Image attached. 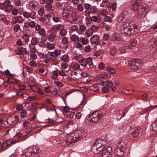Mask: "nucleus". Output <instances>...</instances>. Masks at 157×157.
Wrapping results in <instances>:
<instances>
[{
	"instance_id": "f257e3e1",
	"label": "nucleus",
	"mask_w": 157,
	"mask_h": 157,
	"mask_svg": "<svg viewBox=\"0 0 157 157\" xmlns=\"http://www.w3.org/2000/svg\"><path fill=\"white\" fill-rule=\"evenodd\" d=\"M86 135V131L81 129L77 130L65 139L66 143H68V145L71 144L85 137Z\"/></svg>"
},
{
	"instance_id": "f03ea898",
	"label": "nucleus",
	"mask_w": 157,
	"mask_h": 157,
	"mask_svg": "<svg viewBox=\"0 0 157 157\" xmlns=\"http://www.w3.org/2000/svg\"><path fill=\"white\" fill-rule=\"evenodd\" d=\"M137 28V25L132 22H126L121 25L120 30L121 33L130 36L134 34L135 30Z\"/></svg>"
},
{
	"instance_id": "7ed1b4c3",
	"label": "nucleus",
	"mask_w": 157,
	"mask_h": 157,
	"mask_svg": "<svg viewBox=\"0 0 157 157\" xmlns=\"http://www.w3.org/2000/svg\"><path fill=\"white\" fill-rule=\"evenodd\" d=\"M105 147L103 141L100 139H98L94 142L91 149L94 153H98L102 151Z\"/></svg>"
},
{
	"instance_id": "20e7f679",
	"label": "nucleus",
	"mask_w": 157,
	"mask_h": 157,
	"mask_svg": "<svg viewBox=\"0 0 157 157\" xmlns=\"http://www.w3.org/2000/svg\"><path fill=\"white\" fill-rule=\"evenodd\" d=\"M100 118V116L98 112L96 111L86 117V123L88 125H92L97 122Z\"/></svg>"
},
{
	"instance_id": "39448f33",
	"label": "nucleus",
	"mask_w": 157,
	"mask_h": 157,
	"mask_svg": "<svg viewBox=\"0 0 157 157\" xmlns=\"http://www.w3.org/2000/svg\"><path fill=\"white\" fill-rule=\"evenodd\" d=\"M142 61L139 59L136 58L131 61L129 64L131 68L133 70H137L140 68L142 67Z\"/></svg>"
},
{
	"instance_id": "423d86ee",
	"label": "nucleus",
	"mask_w": 157,
	"mask_h": 157,
	"mask_svg": "<svg viewBox=\"0 0 157 157\" xmlns=\"http://www.w3.org/2000/svg\"><path fill=\"white\" fill-rule=\"evenodd\" d=\"M19 121V117L14 115L10 116L7 118L6 122L10 125H15Z\"/></svg>"
},
{
	"instance_id": "0eeeda50",
	"label": "nucleus",
	"mask_w": 157,
	"mask_h": 157,
	"mask_svg": "<svg viewBox=\"0 0 157 157\" xmlns=\"http://www.w3.org/2000/svg\"><path fill=\"white\" fill-rule=\"evenodd\" d=\"M100 85H102L103 86H105L106 87L110 88L111 89V91H114L115 89L116 88L114 86L113 88H112L113 83L110 80H106L105 81H103L102 80H100L98 83Z\"/></svg>"
},
{
	"instance_id": "6e6552de",
	"label": "nucleus",
	"mask_w": 157,
	"mask_h": 157,
	"mask_svg": "<svg viewBox=\"0 0 157 157\" xmlns=\"http://www.w3.org/2000/svg\"><path fill=\"white\" fill-rule=\"evenodd\" d=\"M61 53V50L56 49L53 52H49V55L54 59V61L58 56H59Z\"/></svg>"
},
{
	"instance_id": "1a4fd4ad",
	"label": "nucleus",
	"mask_w": 157,
	"mask_h": 157,
	"mask_svg": "<svg viewBox=\"0 0 157 157\" xmlns=\"http://www.w3.org/2000/svg\"><path fill=\"white\" fill-rule=\"evenodd\" d=\"M24 14V17L27 18H31L33 19H34L36 17V13L33 11H31L29 12H25Z\"/></svg>"
},
{
	"instance_id": "9d476101",
	"label": "nucleus",
	"mask_w": 157,
	"mask_h": 157,
	"mask_svg": "<svg viewBox=\"0 0 157 157\" xmlns=\"http://www.w3.org/2000/svg\"><path fill=\"white\" fill-rule=\"evenodd\" d=\"M71 75L73 79L74 80H78L82 77L81 73L78 72L71 71Z\"/></svg>"
},
{
	"instance_id": "9b49d317",
	"label": "nucleus",
	"mask_w": 157,
	"mask_h": 157,
	"mask_svg": "<svg viewBox=\"0 0 157 157\" xmlns=\"http://www.w3.org/2000/svg\"><path fill=\"white\" fill-rule=\"evenodd\" d=\"M37 104V103L34 102L31 105L28 106L26 108L27 110L33 113L36 112L38 108V107L36 105Z\"/></svg>"
},
{
	"instance_id": "f8f14e48",
	"label": "nucleus",
	"mask_w": 157,
	"mask_h": 157,
	"mask_svg": "<svg viewBox=\"0 0 157 157\" xmlns=\"http://www.w3.org/2000/svg\"><path fill=\"white\" fill-rule=\"evenodd\" d=\"M97 12V9L96 6H91L89 11H86L85 13L86 16H89L90 13L95 14Z\"/></svg>"
},
{
	"instance_id": "ddd939ff",
	"label": "nucleus",
	"mask_w": 157,
	"mask_h": 157,
	"mask_svg": "<svg viewBox=\"0 0 157 157\" xmlns=\"http://www.w3.org/2000/svg\"><path fill=\"white\" fill-rule=\"evenodd\" d=\"M147 14V13L145 10L142 7L139 10L137 13V17L138 18H141L144 17Z\"/></svg>"
},
{
	"instance_id": "4468645a",
	"label": "nucleus",
	"mask_w": 157,
	"mask_h": 157,
	"mask_svg": "<svg viewBox=\"0 0 157 157\" xmlns=\"http://www.w3.org/2000/svg\"><path fill=\"white\" fill-rule=\"evenodd\" d=\"M140 2V1L135 0L134 3H132L131 6V10L134 11L139 9L140 6V4L139 3Z\"/></svg>"
},
{
	"instance_id": "2eb2a0df",
	"label": "nucleus",
	"mask_w": 157,
	"mask_h": 157,
	"mask_svg": "<svg viewBox=\"0 0 157 157\" xmlns=\"http://www.w3.org/2000/svg\"><path fill=\"white\" fill-rule=\"evenodd\" d=\"M23 18L21 16L13 17V20L11 22L12 24L14 25L17 23H21L23 21Z\"/></svg>"
},
{
	"instance_id": "dca6fc26",
	"label": "nucleus",
	"mask_w": 157,
	"mask_h": 157,
	"mask_svg": "<svg viewBox=\"0 0 157 157\" xmlns=\"http://www.w3.org/2000/svg\"><path fill=\"white\" fill-rule=\"evenodd\" d=\"M27 51L25 48L21 47H19L16 51V54L18 55L20 54L24 55L27 53Z\"/></svg>"
},
{
	"instance_id": "f3484780",
	"label": "nucleus",
	"mask_w": 157,
	"mask_h": 157,
	"mask_svg": "<svg viewBox=\"0 0 157 157\" xmlns=\"http://www.w3.org/2000/svg\"><path fill=\"white\" fill-rule=\"evenodd\" d=\"M30 87L33 91L36 92L39 94L42 95L44 94L43 90L39 88L33 86H30Z\"/></svg>"
},
{
	"instance_id": "a211bd4d",
	"label": "nucleus",
	"mask_w": 157,
	"mask_h": 157,
	"mask_svg": "<svg viewBox=\"0 0 157 157\" xmlns=\"http://www.w3.org/2000/svg\"><path fill=\"white\" fill-rule=\"evenodd\" d=\"M111 39L114 41H119L121 40V38L118 33H113L111 36Z\"/></svg>"
},
{
	"instance_id": "6ab92c4d",
	"label": "nucleus",
	"mask_w": 157,
	"mask_h": 157,
	"mask_svg": "<svg viewBox=\"0 0 157 157\" xmlns=\"http://www.w3.org/2000/svg\"><path fill=\"white\" fill-rule=\"evenodd\" d=\"M140 132V130L139 129H136L132 132L131 137L133 138L132 140H136L138 138V136Z\"/></svg>"
},
{
	"instance_id": "aec40b11",
	"label": "nucleus",
	"mask_w": 157,
	"mask_h": 157,
	"mask_svg": "<svg viewBox=\"0 0 157 157\" xmlns=\"http://www.w3.org/2000/svg\"><path fill=\"white\" fill-rule=\"evenodd\" d=\"M62 16L63 20H67L70 17V13L68 12L67 10L63 9L62 14Z\"/></svg>"
},
{
	"instance_id": "412c9836",
	"label": "nucleus",
	"mask_w": 157,
	"mask_h": 157,
	"mask_svg": "<svg viewBox=\"0 0 157 157\" xmlns=\"http://www.w3.org/2000/svg\"><path fill=\"white\" fill-rule=\"evenodd\" d=\"M114 153L116 155L120 157L122 156L124 154L123 151L121 150L120 147H117L115 149Z\"/></svg>"
},
{
	"instance_id": "4be33fe9",
	"label": "nucleus",
	"mask_w": 157,
	"mask_h": 157,
	"mask_svg": "<svg viewBox=\"0 0 157 157\" xmlns=\"http://www.w3.org/2000/svg\"><path fill=\"white\" fill-rule=\"evenodd\" d=\"M116 113L117 115V118H121L124 117L125 115V113L124 112L121 110L117 109L116 110Z\"/></svg>"
},
{
	"instance_id": "5701e85b",
	"label": "nucleus",
	"mask_w": 157,
	"mask_h": 157,
	"mask_svg": "<svg viewBox=\"0 0 157 157\" xmlns=\"http://www.w3.org/2000/svg\"><path fill=\"white\" fill-rule=\"evenodd\" d=\"M130 47V46L127 44H125L124 45V46L123 47H121L120 48L119 50V52L121 54H122L125 53L126 51L125 48L128 49Z\"/></svg>"
},
{
	"instance_id": "b1692460",
	"label": "nucleus",
	"mask_w": 157,
	"mask_h": 157,
	"mask_svg": "<svg viewBox=\"0 0 157 157\" xmlns=\"http://www.w3.org/2000/svg\"><path fill=\"white\" fill-rule=\"evenodd\" d=\"M99 82L96 84H94L90 87V89L93 91L97 92L99 91V85H101L98 83Z\"/></svg>"
},
{
	"instance_id": "393cba45",
	"label": "nucleus",
	"mask_w": 157,
	"mask_h": 157,
	"mask_svg": "<svg viewBox=\"0 0 157 157\" xmlns=\"http://www.w3.org/2000/svg\"><path fill=\"white\" fill-rule=\"evenodd\" d=\"M100 79H104V80H107V79H109L111 78V76L110 74H108L105 73L101 74L99 76Z\"/></svg>"
},
{
	"instance_id": "a878e982",
	"label": "nucleus",
	"mask_w": 157,
	"mask_h": 157,
	"mask_svg": "<svg viewBox=\"0 0 157 157\" xmlns=\"http://www.w3.org/2000/svg\"><path fill=\"white\" fill-rule=\"evenodd\" d=\"M70 39L71 41L74 42H79L80 41V38L75 34L71 35Z\"/></svg>"
},
{
	"instance_id": "bb28decb",
	"label": "nucleus",
	"mask_w": 157,
	"mask_h": 157,
	"mask_svg": "<svg viewBox=\"0 0 157 157\" xmlns=\"http://www.w3.org/2000/svg\"><path fill=\"white\" fill-rule=\"evenodd\" d=\"M99 40L98 37L95 35L92 36L90 39V41L92 44H96Z\"/></svg>"
},
{
	"instance_id": "cd10ccee",
	"label": "nucleus",
	"mask_w": 157,
	"mask_h": 157,
	"mask_svg": "<svg viewBox=\"0 0 157 157\" xmlns=\"http://www.w3.org/2000/svg\"><path fill=\"white\" fill-rule=\"evenodd\" d=\"M87 65H88L89 68L91 69L94 68V66L93 64L92 59L91 58L89 57L87 58Z\"/></svg>"
},
{
	"instance_id": "c85d7f7f",
	"label": "nucleus",
	"mask_w": 157,
	"mask_h": 157,
	"mask_svg": "<svg viewBox=\"0 0 157 157\" xmlns=\"http://www.w3.org/2000/svg\"><path fill=\"white\" fill-rule=\"evenodd\" d=\"M59 70H57L54 71L53 72V74L51 75L52 78L54 80H57V77L59 76Z\"/></svg>"
},
{
	"instance_id": "c756f323",
	"label": "nucleus",
	"mask_w": 157,
	"mask_h": 157,
	"mask_svg": "<svg viewBox=\"0 0 157 157\" xmlns=\"http://www.w3.org/2000/svg\"><path fill=\"white\" fill-rule=\"evenodd\" d=\"M74 124V122L72 120H68L64 122L63 125V128H64L65 127L69 128V126L73 125Z\"/></svg>"
},
{
	"instance_id": "7c9ffc66",
	"label": "nucleus",
	"mask_w": 157,
	"mask_h": 157,
	"mask_svg": "<svg viewBox=\"0 0 157 157\" xmlns=\"http://www.w3.org/2000/svg\"><path fill=\"white\" fill-rule=\"evenodd\" d=\"M7 78L6 83L7 84H10L11 85L14 83L16 82L15 79L12 78V77H10Z\"/></svg>"
},
{
	"instance_id": "2f4dec72",
	"label": "nucleus",
	"mask_w": 157,
	"mask_h": 157,
	"mask_svg": "<svg viewBox=\"0 0 157 157\" xmlns=\"http://www.w3.org/2000/svg\"><path fill=\"white\" fill-rule=\"evenodd\" d=\"M87 59H81L79 61L80 65L84 67H86L87 65Z\"/></svg>"
},
{
	"instance_id": "473e14b6",
	"label": "nucleus",
	"mask_w": 157,
	"mask_h": 157,
	"mask_svg": "<svg viewBox=\"0 0 157 157\" xmlns=\"http://www.w3.org/2000/svg\"><path fill=\"white\" fill-rule=\"evenodd\" d=\"M86 28L85 25H81L79 27L80 31H78L77 33L78 34L81 35L82 33L84 32L86 30Z\"/></svg>"
},
{
	"instance_id": "72a5a7b5",
	"label": "nucleus",
	"mask_w": 157,
	"mask_h": 157,
	"mask_svg": "<svg viewBox=\"0 0 157 157\" xmlns=\"http://www.w3.org/2000/svg\"><path fill=\"white\" fill-rule=\"evenodd\" d=\"M40 150L38 147L34 146L33 147L32 153L34 155L39 153L40 152Z\"/></svg>"
},
{
	"instance_id": "f704fd0d",
	"label": "nucleus",
	"mask_w": 157,
	"mask_h": 157,
	"mask_svg": "<svg viewBox=\"0 0 157 157\" xmlns=\"http://www.w3.org/2000/svg\"><path fill=\"white\" fill-rule=\"evenodd\" d=\"M106 70L108 71V73L110 74H113L116 73L115 71L113 68L109 67H106L105 68Z\"/></svg>"
},
{
	"instance_id": "c9c22d12",
	"label": "nucleus",
	"mask_w": 157,
	"mask_h": 157,
	"mask_svg": "<svg viewBox=\"0 0 157 157\" xmlns=\"http://www.w3.org/2000/svg\"><path fill=\"white\" fill-rule=\"evenodd\" d=\"M69 56L67 54H65L60 57V59L65 62H68V61Z\"/></svg>"
},
{
	"instance_id": "e433bc0d",
	"label": "nucleus",
	"mask_w": 157,
	"mask_h": 157,
	"mask_svg": "<svg viewBox=\"0 0 157 157\" xmlns=\"http://www.w3.org/2000/svg\"><path fill=\"white\" fill-rule=\"evenodd\" d=\"M151 128L154 132L157 131V120L154 121L151 124Z\"/></svg>"
},
{
	"instance_id": "4c0bfd02",
	"label": "nucleus",
	"mask_w": 157,
	"mask_h": 157,
	"mask_svg": "<svg viewBox=\"0 0 157 157\" xmlns=\"http://www.w3.org/2000/svg\"><path fill=\"white\" fill-rule=\"evenodd\" d=\"M89 17L91 21H96L98 22L101 20L100 18H98L96 16H93L92 17L89 16Z\"/></svg>"
},
{
	"instance_id": "58836bf2",
	"label": "nucleus",
	"mask_w": 157,
	"mask_h": 157,
	"mask_svg": "<svg viewBox=\"0 0 157 157\" xmlns=\"http://www.w3.org/2000/svg\"><path fill=\"white\" fill-rule=\"evenodd\" d=\"M22 155L25 157H34V155L32 154V151L24 153Z\"/></svg>"
},
{
	"instance_id": "ea45409f",
	"label": "nucleus",
	"mask_w": 157,
	"mask_h": 157,
	"mask_svg": "<svg viewBox=\"0 0 157 157\" xmlns=\"http://www.w3.org/2000/svg\"><path fill=\"white\" fill-rule=\"evenodd\" d=\"M126 137L124 136L120 139V144L121 146H123L124 145H125L126 143H127V140H126Z\"/></svg>"
},
{
	"instance_id": "a19ab883",
	"label": "nucleus",
	"mask_w": 157,
	"mask_h": 157,
	"mask_svg": "<svg viewBox=\"0 0 157 157\" xmlns=\"http://www.w3.org/2000/svg\"><path fill=\"white\" fill-rule=\"evenodd\" d=\"M93 31L90 29H89L86 31L85 33V36L86 37H89L93 33Z\"/></svg>"
},
{
	"instance_id": "79ce46f5",
	"label": "nucleus",
	"mask_w": 157,
	"mask_h": 157,
	"mask_svg": "<svg viewBox=\"0 0 157 157\" xmlns=\"http://www.w3.org/2000/svg\"><path fill=\"white\" fill-rule=\"evenodd\" d=\"M56 38V36L55 34H51L48 36V40L50 42L53 41Z\"/></svg>"
},
{
	"instance_id": "37998d69",
	"label": "nucleus",
	"mask_w": 157,
	"mask_h": 157,
	"mask_svg": "<svg viewBox=\"0 0 157 157\" xmlns=\"http://www.w3.org/2000/svg\"><path fill=\"white\" fill-rule=\"evenodd\" d=\"M75 47L77 48H78L80 50H82L84 49V47L82 45L78 42L75 44Z\"/></svg>"
},
{
	"instance_id": "c03bdc74",
	"label": "nucleus",
	"mask_w": 157,
	"mask_h": 157,
	"mask_svg": "<svg viewBox=\"0 0 157 157\" xmlns=\"http://www.w3.org/2000/svg\"><path fill=\"white\" fill-rule=\"evenodd\" d=\"M32 127V126L29 125L27 126L26 128H25V132L28 133L27 134L25 135L26 136H27L29 133L33 130Z\"/></svg>"
},
{
	"instance_id": "a18cd8bd",
	"label": "nucleus",
	"mask_w": 157,
	"mask_h": 157,
	"mask_svg": "<svg viewBox=\"0 0 157 157\" xmlns=\"http://www.w3.org/2000/svg\"><path fill=\"white\" fill-rule=\"evenodd\" d=\"M0 20L2 21L7 25L8 24L9 22L8 20L6 19V17L4 15H0Z\"/></svg>"
},
{
	"instance_id": "49530a36",
	"label": "nucleus",
	"mask_w": 157,
	"mask_h": 157,
	"mask_svg": "<svg viewBox=\"0 0 157 157\" xmlns=\"http://www.w3.org/2000/svg\"><path fill=\"white\" fill-rule=\"evenodd\" d=\"M101 154V157H109L110 155L109 152L103 150Z\"/></svg>"
},
{
	"instance_id": "de8ad7c7",
	"label": "nucleus",
	"mask_w": 157,
	"mask_h": 157,
	"mask_svg": "<svg viewBox=\"0 0 157 157\" xmlns=\"http://www.w3.org/2000/svg\"><path fill=\"white\" fill-rule=\"evenodd\" d=\"M80 40L81 41V43L83 45H86L89 43V41L88 39L84 37L80 38Z\"/></svg>"
},
{
	"instance_id": "09e8293b",
	"label": "nucleus",
	"mask_w": 157,
	"mask_h": 157,
	"mask_svg": "<svg viewBox=\"0 0 157 157\" xmlns=\"http://www.w3.org/2000/svg\"><path fill=\"white\" fill-rule=\"evenodd\" d=\"M38 31L39 34L41 36H44L45 34V29L44 28L42 27Z\"/></svg>"
},
{
	"instance_id": "8fccbe9b",
	"label": "nucleus",
	"mask_w": 157,
	"mask_h": 157,
	"mask_svg": "<svg viewBox=\"0 0 157 157\" xmlns=\"http://www.w3.org/2000/svg\"><path fill=\"white\" fill-rule=\"evenodd\" d=\"M101 42H100V44H96L95 47V51L97 52H98L100 51H101L102 50H103V49L101 47Z\"/></svg>"
},
{
	"instance_id": "3c124183",
	"label": "nucleus",
	"mask_w": 157,
	"mask_h": 157,
	"mask_svg": "<svg viewBox=\"0 0 157 157\" xmlns=\"http://www.w3.org/2000/svg\"><path fill=\"white\" fill-rule=\"evenodd\" d=\"M109 52L111 55L114 56L117 52V49L115 48H113L110 49Z\"/></svg>"
},
{
	"instance_id": "603ef678",
	"label": "nucleus",
	"mask_w": 157,
	"mask_h": 157,
	"mask_svg": "<svg viewBox=\"0 0 157 157\" xmlns=\"http://www.w3.org/2000/svg\"><path fill=\"white\" fill-rule=\"evenodd\" d=\"M31 43L33 45H36L38 43L37 38L36 37L32 38L31 41Z\"/></svg>"
},
{
	"instance_id": "864d4df0",
	"label": "nucleus",
	"mask_w": 157,
	"mask_h": 157,
	"mask_svg": "<svg viewBox=\"0 0 157 157\" xmlns=\"http://www.w3.org/2000/svg\"><path fill=\"white\" fill-rule=\"evenodd\" d=\"M46 47L48 49L51 50L55 48V46L54 44L48 43L47 44Z\"/></svg>"
},
{
	"instance_id": "5fc2aeb1",
	"label": "nucleus",
	"mask_w": 157,
	"mask_h": 157,
	"mask_svg": "<svg viewBox=\"0 0 157 157\" xmlns=\"http://www.w3.org/2000/svg\"><path fill=\"white\" fill-rule=\"evenodd\" d=\"M77 9L78 11L82 12L84 10V8L81 4H78L77 6Z\"/></svg>"
},
{
	"instance_id": "6e6d98bb",
	"label": "nucleus",
	"mask_w": 157,
	"mask_h": 157,
	"mask_svg": "<svg viewBox=\"0 0 157 157\" xmlns=\"http://www.w3.org/2000/svg\"><path fill=\"white\" fill-rule=\"evenodd\" d=\"M37 5V3L36 1H33L29 2V5L32 8H35Z\"/></svg>"
},
{
	"instance_id": "4d7b16f0",
	"label": "nucleus",
	"mask_w": 157,
	"mask_h": 157,
	"mask_svg": "<svg viewBox=\"0 0 157 157\" xmlns=\"http://www.w3.org/2000/svg\"><path fill=\"white\" fill-rule=\"evenodd\" d=\"M67 34L66 30L64 29H62L59 32V34L62 36H65Z\"/></svg>"
},
{
	"instance_id": "13d9d810",
	"label": "nucleus",
	"mask_w": 157,
	"mask_h": 157,
	"mask_svg": "<svg viewBox=\"0 0 157 157\" xmlns=\"http://www.w3.org/2000/svg\"><path fill=\"white\" fill-rule=\"evenodd\" d=\"M61 109L62 110L64 113H67L70 110L69 108L67 106L61 107Z\"/></svg>"
},
{
	"instance_id": "bf43d9fd",
	"label": "nucleus",
	"mask_w": 157,
	"mask_h": 157,
	"mask_svg": "<svg viewBox=\"0 0 157 157\" xmlns=\"http://www.w3.org/2000/svg\"><path fill=\"white\" fill-rule=\"evenodd\" d=\"M117 21L119 23L124 22L125 21V19L122 16H120L117 18Z\"/></svg>"
},
{
	"instance_id": "052dcab7",
	"label": "nucleus",
	"mask_w": 157,
	"mask_h": 157,
	"mask_svg": "<svg viewBox=\"0 0 157 157\" xmlns=\"http://www.w3.org/2000/svg\"><path fill=\"white\" fill-rule=\"evenodd\" d=\"M53 61H54V59L50 56L44 60V62L46 63H47L48 62H53Z\"/></svg>"
},
{
	"instance_id": "680f3d73",
	"label": "nucleus",
	"mask_w": 157,
	"mask_h": 157,
	"mask_svg": "<svg viewBox=\"0 0 157 157\" xmlns=\"http://www.w3.org/2000/svg\"><path fill=\"white\" fill-rule=\"evenodd\" d=\"M109 90V88L107 87L103 86V87L101 88V91L103 93H107Z\"/></svg>"
},
{
	"instance_id": "e2e57ef3",
	"label": "nucleus",
	"mask_w": 157,
	"mask_h": 157,
	"mask_svg": "<svg viewBox=\"0 0 157 157\" xmlns=\"http://www.w3.org/2000/svg\"><path fill=\"white\" fill-rule=\"evenodd\" d=\"M2 74L3 75H6L9 76L10 77H13V75L12 74H11L10 71L8 70L3 72Z\"/></svg>"
},
{
	"instance_id": "0e129e2a",
	"label": "nucleus",
	"mask_w": 157,
	"mask_h": 157,
	"mask_svg": "<svg viewBox=\"0 0 157 157\" xmlns=\"http://www.w3.org/2000/svg\"><path fill=\"white\" fill-rule=\"evenodd\" d=\"M137 43V42L135 39H132L130 41V44L133 46H135Z\"/></svg>"
},
{
	"instance_id": "69168bd1",
	"label": "nucleus",
	"mask_w": 157,
	"mask_h": 157,
	"mask_svg": "<svg viewBox=\"0 0 157 157\" xmlns=\"http://www.w3.org/2000/svg\"><path fill=\"white\" fill-rule=\"evenodd\" d=\"M24 36L26 37H29L31 35V32L29 30H27L25 31V32H24Z\"/></svg>"
},
{
	"instance_id": "338daca9",
	"label": "nucleus",
	"mask_w": 157,
	"mask_h": 157,
	"mask_svg": "<svg viewBox=\"0 0 157 157\" xmlns=\"http://www.w3.org/2000/svg\"><path fill=\"white\" fill-rule=\"evenodd\" d=\"M104 21L105 22H110L112 21V19L110 17L106 16L104 18Z\"/></svg>"
},
{
	"instance_id": "774afa93",
	"label": "nucleus",
	"mask_w": 157,
	"mask_h": 157,
	"mask_svg": "<svg viewBox=\"0 0 157 157\" xmlns=\"http://www.w3.org/2000/svg\"><path fill=\"white\" fill-rule=\"evenodd\" d=\"M91 6L90 4L88 3L85 4L84 5V9L86 10V11L90 10Z\"/></svg>"
}]
</instances>
